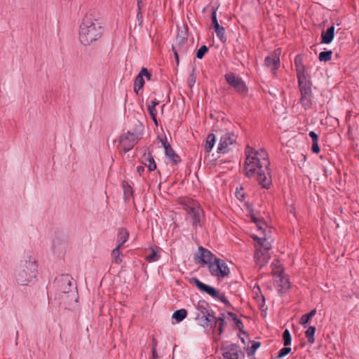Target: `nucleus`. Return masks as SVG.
<instances>
[{
    "label": "nucleus",
    "mask_w": 359,
    "mask_h": 359,
    "mask_svg": "<svg viewBox=\"0 0 359 359\" xmlns=\"http://www.w3.org/2000/svg\"><path fill=\"white\" fill-rule=\"evenodd\" d=\"M18 337V331L16 332V337Z\"/></svg>",
    "instance_id": "55"
},
{
    "label": "nucleus",
    "mask_w": 359,
    "mask_h": 359,
    "mask_svg": "<svg viewBox=\"0 0 359 359\" xmlns=\"http://www.w3.org/2000/svg\"><path fill=\"white\" fill-rule=\"evenodd\" d=\"M148 252H149V253L145 256V259L147 261L149 262H153L160 259L161 255L158 252L157 249L151 247L148 249Z\"/></svg>",
    "instance_id": "24"
},
{
    "label": "nucleus",
    "mask_w": 359,
    "mask_h": 359,
    "mask_svg": "<svg viewBox=\"0 0 359 359\" xmlns=\"http://www.w3.org/2000/svg\"><path fill=\"white\" fill-rule=\"evenodd\" d=\"M157 104H158V102L156 100H154L151 102V104H149V106H153L154 108H156Z\"/></svg>",
    "instance_id": "51"
},
{
    "label": "nucleus",
    "mask_w": 359,
    "mask_h": 359,
    "mask_svg": "<svg viewBox=\"0 0 359 359\" xmlns=\"http://www.w3.org/2000/svg\"><path fill=\"white\" fill-rule=\"evenodd\" d=\"M196 81V68H193L191 73L189 74V79H188V83L189 84V86L191 87L194 85Z\"/></svg>",
    "instance_id": "38"
},
{
    "label": "nucleus",
    "mask_w": 359,
    "mask_h": 359,
    "mask_svg": "<svg viewBox=\"0 0 359 359\" xmlns=\"http://www.w3.org/2000/svg\"><path fill=\"white\" fill-rule=\"evenodd\" d=\"M253 239L257 242L256 249H262L263 252L268 253L269 250L271 248L270 242L266 238H259L254 236Z\"/></svg>",
    "instance_id": "20"
},
{
    "label": "nucleus",
    "mask_w": 359,
    "mask_h": 359,
    "mask_svg": "<svg viewBox=\"0 0 359 359\" xmlns=\"http://www.w3.org/2000/svg\"><path fill=\"white\" fill-rule=\"evenodd\" d=\"M233 322L236 324V328L239 330V331L241 332L245 333L244 331L243 330V327H244L243 322L240 319H238V318H237L236 320H233Z\"/></svg>",
    "instance_id": "43"
},
{
    "label": "nucleus",
    "mask_w": 359,
    "mask_h": 359,
    "mask_svg": "<svg viewBox=\"0 0 359 359\" xmlns=\"http://www.w3.org/2000/svg\"><path fill=\"white\" fill-rule=\"evenodd\" d=\"M294 63H295L296 67H297L298 66H300L301 65H304L302 61V58L300 57H299V56H297L295 57Z\"/></svg>",
    "instance_id": "47"
},
{
    "label": "nucleus",
    "mask_w": 359,
    "mask_h": 359,
    "mask_svg": "<svg viewBox=\"0 0 359 359\" xmlns=\"http://www.w3.org/2000/svg\"><path fill=\"white\" fill-rule=\"evenodd\" d=\"M227 315L229 316V317L233 321L235 320H236L238 318L237 316L233 313V312H231V311H228L227 312Z\"/></svg>",
    "instance_id": "48"
},
{
    "label": "nucleus",
    "mask_w": 359,
    "mask_h": 359,
    "mask_svg": "<svg viewBox=\"0 0 359 359\" xmlns=\"http://www.w3.org/2000/svg\"><path fill=\"white\" fill-rule=\"evenodd\" d=\"M215 135L213 133H210L205 141V149L207 152H210L213 148L215 143Z\"/></svg>",
    "instance_id": "26"
},
{
    "label": "nucleus",
    "mask_w": 359,
    "mask_h": 359,
    "mask_svg": "<svg viewBox=\"0 0 359 359\" xmlns=\"http://www.w3.org/2000/svg\"><path fill=\"white\" fill-rule=\"evenodd\" d=\"M311 151L315 154H318L320 151L318 141L312 142Z\"/></svg>",
    "instance_id": "45"
},
{
    "label": "nucleus",
    "mask_w": 359,
    "mask_h": 359,
    "mask_svg": "<svg viewBox=\"0 0 359 359\" xmlns=\"http://www.w3.org/2000/svg\"><path fill=\"white\" fill-rule=\"evenodd\" d=\"M218 318H224V315L223 313H222V314L220 315V316H219Z\"/></svg>",
    "instance_id": "54"
},
{
    "label": "nucleus",
    "mask_w": 359,
    "mask_h": 359,
    "mask_svg": "<svg viewBox=\"0 0 359 359\" xmlns=\"http://www.w3.org/2000/svg\"><path fill=\"white\" fill-rule=\"evenodd\" d=\"M298 84L301 93L300 104L305 109H308L312 104L311 83L307 79L300 77Z\"/></svg>",
    "instance_id": "6"
},
{
    "label": "nucleus",
    "mask_w": 359,
    "mask_h": 359,
    "mask_svg": "<svg viewBox=\"0 0 359 359\" xmlns=\"http://www.w3.org/2000/svg\"><path fill=\"white\" fill-rule=\"evenodd\" d=\"M37 264L35 260H22L15 269V278L18 284L27 285L36 278Z\"/></svg>",
    "instance_id": "3"
},
{
    "label": "nucleus",
    "mask_w": 359,
    "mask_h": 359,
    "mask_svg": "<svg viewBox=\"0 0 359 359\" xmlns=\"http://www.w3.org/2000/svg\"><path fill=\"white\" fill-rule=\"evenodd\" d=\"M129 232L124 228H121L118 229V236H117V243L118 245H123L128 239Z\"/></svg>",
    "instance_id": "23"
},
{
    "label": "nucleus",
    "mask_w": 359,
    "mask_h": 359,
    "mask_svg": "<svg viewBox=\"0 0 359 359\" xmlns=\"http://www.w3.org/2000/svg\"><path fill=\"white\" fill-rule=\"evenodd\" d=\"M189 283L192 285H194L201 292H205L212 298L219 300L224 303L226 307H232L231 304L226 297L224 293H220L219 290L210 285L203 283L197 278H191L189 280Z\"/></svg>",
    "instance_id": "4"
},
{
    "label": "nucleus",
    "mask_w": 359,
    "mask_h": 359,
    "mask_svg": "<svg viewBox=\"0 0 359 359\" xmlns=\"http://www.w3.org/2000/svg\"><path fill=\"white\" fill-rule=\"evenodd\" d=\"M157 346V341H156V339L154 338L153 339V347H155Z\"/></svg>",
    "instance_id": "53"
},
{
    "label": "nucleus",
    "mask_w": 359,
    "mask_h": 359,
    "mask_svg": "<svg viewBox=\"0 0 359 359\" xmlns=\"http://www.w3.org/2000/svg\"><path fill=\"white\" fill-rule=\"evenodd\" d=\"M140 72L141 75L143 77L145 76L147 80L151 79V74L148 72L147 68L142 67Z\"/></svg>",
    "instance_id": "44"
},
{
    "label": "nucleus",
    "mask_w": 359,
    "mask_h": 359,
    "mask_svg": "<svg viewBox=\"0 0 359 359\" xmlns=\"http://www.w3.org/2000/svg\"><path fill=\"white\" fill-rule=\"evenodd\" d=\"M104 26L100 13L90 9L84 15L79 27V41L84 46H89L97 41L103 34Z\"/></svg>",
    "instance_id": "2"
},
{
    "label": "nucleus",
    "mask_w": 359,
    "mask_h": 359,
    "mask_svg": "<svg viewBox=\"0 0 359 359\" xmlns=\"http://www.w3.org/2000/svg\"><path fill=\"white\" fill-rule=\"evenodd\" d=\"M296 69H297V75L298 81H299L300 77L306 79L305 74H304L305 67L304 65H301L300 66H298L297 67H296Z\"/></svg>",
    "instance_id": "39"
},
{
    "label": "nucleus",
    "mask_w": 359,
    "mask_h": 359,
    "mask_svg": "<svg viewBox=\"0 0 359 359\" xmlns=\"http://www.w3.org/2000/svg\"><path fill=\"white\" fill-rule=\"evenodd\" d=\"M144 170V168L143 166H137V172L141 175Z\"/></svg>",
    "instance_id": "50"
},
{
    "label": "nucleus",
    "mask_w": 359,
    "mask_h": 359,
    "mask_svg": "<svg viewBox=\"0 0 359 359\" xmlns=\"http://www.w3.org/2000/svg\"><path fill=\"white\" fill-rule=\"evenodd\" d=\"M140 139V133L128 131L119 137L117 149L121 153L126 154L132 149Z\"/></svg>",
    "instance_id": "5"
},
{
    "label": "nucleus",
    "mask_w": 359,
    "mask_h": 359,
    "mask_svg": "<svg viewBox=\"0 0 359 359\" xmlns=\"http://www.w3.org/2000/svg\"><path fill=\"white\" fill-rule=\"evenodd\" d=\"M142 1V0H137V6H138L139 9H141Z\"/></svg>",
    "instance_id": "52"
},
{
    "label": "nucleus",
    "mask_w": 359,
    "mask_h": 359,
    "mask_svg": "<svg viewBox=\"0 0 359 359\" xmlns=\"http://www.w3.org/2000/svg\"><path fill=\"white\" fill-rule=\"evenodd\" d=\"M226 83L233 88L237 93L242 97L248 95V88L242 78L236 75L233 72H228L224 75Z\"/></svg>",
    "instance_id": "7"
},
{
    "label": "nucleus",
    "mask_w": 359,
    "mask_h": 359,
    "mask_svg": "<svg viewBox=\"0 0 359 359\" xmlns=\"http://www.w3.org/2000/svg\"><path fill=\"white\" fill-rule=\"evenodd\" d=\"M283 344L285 346H287L291 344L292 342V337L290 331L286 329L284 330L283 333Z\"/></svg>",
    "instance_id": "35"
},
{
    "label": "nucleus",
    "mask_w": 359,
    "mask_h": 359,
    "mask_svg": "<svg viewBox=\"0 0 359 359\" xmlns=\"http://www.w3.org/2000/svg\"><path fill=\"white\" fill-rule=\"evenodd\" d=\"M211 18L217 36L222 42H226V37L225 36V29L219 25L216 15V9L215 8H212Z\"/></svg>",
    "instance_id": "15"
},
{
    "label": "nucleus",
    "mask_w": 359,
    "mask_h": 359,
    "mask_svg": "<svg viewBox=\"0 0 359 359\" xmlns=\"http://www.w3.org/2000/svg\"><path fill=\"white\" fill-rule=\"evenodd\" d=\"M316 327L314 326H309L307 330L305 332V336L309 344H313L315 341Z\"/></svg>",
    "instance_id": "30"
},
{
    "label": "nucleus",
    "mask_w": 359,
    "mask_h": 359,
    "mask_svg": "<svg viewBox=\"0 0 359 359\" xmlns=\"http://www.w3.org/2000/svg\"><path fill=\"white\" fill-rule=\"evenodd\" d=\"M332 55V50L322 51L320 53L318 59L320 61L327 62L331 60Z\"/></svg>",
    "instance_id": "34"
},
{
    "label": "nucleus",
    "mask_w": 359,
    "mask_h": 359,
    "mask_svg": "<svg viewBox=\"0 0 359 359\" xmlns=\"http://www.w3.org/2000/svg\"><path fill=\"white\" fill-rule=\"evenodd\" d=\"M152 358L153 359H158V356L155 347H152Z\"/></svg>",
    "instance_id": "49"
},
{
    "label": "nucleus",
    "mask_w": 359,
    "mask_h": 359,
    "mask_svg": "<svg viewBox=\"0 0 359 359\" xmlns=\"http://www.w3.org/2000/svg\"><path fill=\"white\" fill-rule=\"evenodd\" d=\"M186 210L187 219H189L191 221L193 226L195 228H197L198 226H201V222L204 216V212L201 207L198 203H193L186 208Z\"/></svg>",
    "instance_id": "8"
},
{
    "label": "nucleus",
    "mask_w": 359,
    "mask_h": 359,
    "mask_svg": "<svg viewBox=\"0 0 359 359\" xmlns=\"http://www.w3.org/2000/svg\"><path fill=\"white\" fill-rule=\"evenodd\" d=\"M251 217H252V220L257 224L259 229L264 231V226H265L264 222L262 219H259L254 216H252Z\"/></svg>",
    "instance_id": "41"
},
{
    "label": "nucleus",
    "mask_w": 359,
    "mask_h": 359,
    "mask_svg": "<svg viewBox=\"0 0 359 359\" xmlns=\"http://www.w3.org/2000/svg\"><path fill=\"white\" fill-rule=\"evenodd\" d=\"M291 351V348L290 347H287V346H285L284 348H281L279 352H278V354L277 355V358H283L284 356L287 355L288 353H290Z\"/></svg>",
    "instance_id": "40"
},
{
    "label": "nucleus",
    "mask_w": 359,
    "mask_h": 359,
    "mask_svg": "<svg viewBox=\"0 0 359 359\" xmlns=\"http://www.w3.org/2000/svg\"><path fill=\"white\" fill-rule=\"evenodd\" d=\"M144 84V79L143 76L141 75L140 72L136 76L135 82H134V90L136 93H138V90L143 88Z\"/></svg>",
    "instance_id": "28"
},
{
    "label": "nucleus",
    "mask_w": 359,
    "mask_h": 359,
    "mask_svg": "<svg viewBox=\"0 0 359 359\" xmlns=\"http://www.w3.org/2000/svg\"><path fill=\"white\" fill-rule=\"evenodd\" d=\"M209 48L207 46L203 45L196 52V57L202 59L204 55L208 52Z\"/></svg>",
    "instance_id": "36"
},
{
    "label": "nucleus",
    "mask_w": 359,
    "mask_h": 359,
    "mask_svg": "<svg viewBox=\"0 0 359 359\" xmlns=\"http://www.w3.org/2000/svg\"><path fill=\"white\" fill-rule=\"evenodd\" d=\"M236 141V136L233 133H226L223 135L219 140L217 147L218 153H227L229 150V147L233 144Z\"/></svg>",
    "instance_id": "11"
},
{
    "label": "nucleus",
    "mask_w": 359,
    "mask_h": 359,
    "mask_svg": "<svg viewBox=\"0 0 359 359\" xmlns=\"http://www.w3.org/2000/svg\"><path fill=\"white\" fill-rule=\"evenodd\" d=\"M246 159L244 163L245 175L251 178L257 174V180L262 188L269 189L271 184L270 161L265 149L255 150L248 145L245 150Z\"/></svg>",
    "instance_id": "1"
},
{
    "label": "nucleus",
    "mask_w": 359,
    "mask_h": 359,
    "mask_svg": "<svg viewBox=\"0 0 359 359\" xmlns=\"http://www.w3.org/2000/svg\"><path fill=\"white\" fill-rule=\"evenodd\" d=\"M212 276L218 278H224L229 274V269L224 260L216 258L209 266Z\"/></svg>",
    "instance_id": "10"
},
{
    "label": "nucleus",
    "mask_w": 359,
    "mask_h": 359,
    "mask_svg": "<svg viewBox=\"0 0 359 359\" xmlns=\"http://www.w3.org/2000/svg\"><path fill=\"white\" fill-rule=\"evenodd\" d=\"M72 278L68 275H62L60 279V289L62 292L67 294L72 291L73 285L72 283Z\"/></svg>",
    "instance_id": "17"
},
{
    "label": "nucleus",
    "mask_w": 359,
    "mask_h": 359,
    "mask_svg": "<svg viewBox=\"0 0 359 359\" xmlns=\"http://www.w3.org/2000/svg\"><path fill=\"white\" fill-rule=\"evenodd\" d=\"M213 321L215 323H214V325H213L212 327L214 328L217 327V331H218V334L219 335H221L223 333L224 330V327L226 325V323L225 322L224 318H217V317H215V319H214Z\"/></svg>",
    "instance_id": "25"
},
{
    "label": "nucleus",
    "mask_w": 359,
    "mask_h": 359,
    "mask_svg": "<svg viewBox=\"0 0 359 359\" xmlns=\"http://www.w3.org/2000/svg\"><path fill=\"white\" fill-rule=\"evenodd\" d=\"M254 258L256 264L261 268L268 262L270 257L269 253L263 252L262 249L257 248Z\"/></svg>",
    "instance_id": "18"
},
{
    "label": "nucleus",
    "mask_w": 359,
    "mask_h": 359,
    "mask_svg": "<svg viewBox=\"0 0 359 359\" xmlns=\"http://www.w3.org/2000/svg\"><path fill=\"white\" fill-rule=\"evenodd\" d=\"M222 355L224 359H239L244 354L236 344H231L224 348Z\"/></svg>",
    "instance_id": "13"
},
{
    "label": "nucleus",
    "mask_w": 359,
    "mask_h": 359,
    "mask_svg": "<svg viewBox=\"0 0 359 359\" xmlns=\"http://www.w3.org/2000/svg\"><path fill=\"white\" fill-rule=\"evenodd\" d=\"M196 309L203 314L201 318L203 322L202 325L204 327H208L210 323L215 319L214 311L210 308L209 304L205 300H200L197 304Z\"/></svg>",
    "instance_id": "9"
},
{
    "label": "nucleus",
    "mask_w": 359,
    "mask_h": 359,
    "mask_svg": "<svg viewBox=\"0 0 359 359\" xmlns=\"http://www.w3.org/2000/svg\"><path fill=\"white\" fill-rule=\"evenodd\" d=\"M196 257L198 259V263L202 262L208 266L217 258L210 250L203 247L198 248Z\"/></svg>",
    "instance_id": "14"
},
{
    "label": "nucleus",
    "mask_w": 359,
    "mask_h": 359,
    "mask_svg": "<svg viewBox=\"0 0 359 359\" xmlns=\"http://www.w3.org/2000/svg\"><path fill=\"white\" fill-rule=\"evenodd\" d=\"M123 189L124 192L125 199H128L133 196V189L127 182H123Z\"/></svg>",
    "instance_id": "33"
},
{
    "label": "nucleus",
    "mask_w": 359,
    "mask_h": 359,
    "mask_svg": "<svg viewBox=\"0 0 359 359\" xmlns=\"http://www.w3.org/2000/svg\"><path fill=\"white\" fill-rule=\"evenodd\" d=\"M334 36V27L332 25L326 32H323L321 34V42L325 44H329L332 42Z\"/></svg>",
    "instance_id": "21"
},
{
    "label": "nucleus",
    "mask_w": 359,
    "mask_h": 359,
    "mask_svg": "<svg viewBox=\"0 0 359 359\" xmlns=\"http://www.w3.org/2000/svg\"><path fill=\"white\" fill-rule=\"evenodd\" d=\"M279 280L277 282L279 283V287H280L281 290H287L290 287V282L287 278H285L283 276L282 272L278 273Z\"/></svg>",
    "instance_id": "32"
},
{
    "label": "nucleus",
    "mask_w": 359,
    "mask_h": 359,
    "mask_svg": "<svg viewBox=\"0 0 359 359\" xmlns=\"http://www.w3.org/2000/svg\"><path fill=\"white\" fill-rule=\"evenodd\" d=\"M309 135L312 142L318 141V135L314 131H311Z\"/></svg>",
    "instance_id": "46"
},
{
    "label": "nucleus",
    "mask_w": 359,
    "mask_h": 359,
    "mask_svg": "<svg viewBox=\"0 0 359 359\" xmlns=\"http://www.w3.org/2000/svg\"><path fill=\"white\" fill-rule=\"evenodd\" d=\"M142 161L145 166L148 168L149 171H153L156 168V162L150 152L144 154L142 156Z\"/></svg>",
    "instance_id": "22"
},
{
    "label": "nucleus",
    "mask_w": 359,
    "mask_h": 359,
    "mask_svg": "<svg viewBox=\"0 0 359 359\" xmlns=\"http://www.w3.org/2000/svg\"><path fill=\"white\" fill-rule=\"evenodd\" d=\"M280 50L278 48L264 59V65L270 68L273 74L276 73L280 66Z\"/></svg>",
    "instance_id": "12"
},
{
    "label": "nucleus",
    "mask_w": 359,
    "mask_h": 359,
    "mask_svg": "<svg viewBox=\"0 0 359 359\" xmlns=\"http://www.w3.org/2000/svg\"><path fill=\"white\" fill-rule=\"evenodd\" d=\"M316 313V309L311 310L309 313L304 314L300 318V323L304 326L306 327L310 319L313 317Z\"/></svg>",
    "instance_id": "29"
},
{
    "label": "nucleus",
    "mask_w": 359,
    "mask_h": 359,
    "mask_svg": "<svg viewBox=\"0 0 359 359\" xmlns=\"http://www.w3.org/2000/svg\"><path fill=\"white\" fill-rule=\"evenodd\" d=\"M187 316V311L184 309H179L175 311L172 314V318L177 322L182 321Z\"/></svg>",
    "instance_id": "27"
},
{
    "label": "nucleus",
    "mask_w": 359,
    "mask_h": 359,
    "mask_svg": "<svg viewBox=\"0 0 359 359\" xmlns=\"http://www.w3.org/2000/svg\"><path fill=\"white\" fill-rule=\"evenodd\" d=\"M260 346V343L258 342V341H253L250 350H249V352H248V355H252L254 354V353L255 352V351Z\"/></svg>",
    "instance_id": "42"
},
{
    "label": "nucleus",
    "mask_w": 359,
    "mask_h": 359,
    "mask_svg": "<svg viewBox=\"0 0 359 359\" xmlns=\"http://www.w3.org/2000/svg\"><path fill=\"white\" fill-rule=\"evenodd\" d=\"M121 246L117 245L111 252V258L116 264H120L122 262L121 258V252L120 251Z\"/></svg>",
    "instance_id": "31"
},
{
    "label": "nucleus",
    "mask_w": 359,
    "mask_h": 359,
    "mask_svg": "<svg viewBox=\"0 0 359 359\" xmlns=\"http://www.w3.org/2000/svg\"><path fill=\"white\" fill-rule=\"evenodd\" d=\"M161 142L165 149V155L175 165H177L180 161V156L175 152L170 144L168 143L166 138L161 139Z\"/></svg>",
    "instance_id": "16"
},
{
    "label": "nucleus",
    "mask_w": 359,
    "mask_h": 359,
    "mask_svg": "<svg viewBox=\"0 0 359 359\" xmlns=\"http://www.w3.org/2000/svg\"><path fill=\"white\" fill-rule=\"evenodd\" d=\"M172 50L174 53L175 57L177 63H179V55L178 52L185 53L187 51V39L182 38L180 39L178 43L176 46H172Z\"/></svg>",
    "instance_id": "19"
},
{
    "label": "nucleus",
    "mask_w": 359,
    "mask_h": 359,
    "mask_svg": "<svg viewBox=\"0 0 359 359\" xmlns=\"http://www.w3.org/2000/svg\"><path fill=\"white\" fill-rule=\"evenodd\" d=\"M148 112L149 115L151 116V118L153 119L154 122L156 125H157V119H156V115L157 111L156 108H154L153 106H148L147 107Z\"/></svg>",
    "instance_id": "37"
}]
</instances>
